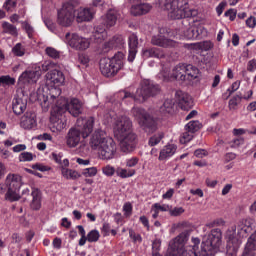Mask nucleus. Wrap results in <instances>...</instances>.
Wrapping results in <instances>:
<instances>
[{"label":"nucleus","instance_id":"30","mask_svg":"<svg viewBox=\"0 0 256 256\" xmlns=\"http://www.w3.org/2000/svg\"><path fill=\"white\" fill-rule=\"evenodd\" d=\"M61 175L64 177V179H71L72 181H75V179H79L81 177V174L77 172V170L61 167Z\"/></svg>","mask_w":256,"mask_h":256},{"label":"nucleus","instance_id":"40","mask_svg":"<svg viewBox=\"0 0 256 256\" xmlns=\"http://www.w3.org/2000/svg\"><path fill=\"white\" fill-rule=\"evenodd\" d=\"M86 237L88 243H97L101 237V234L98 232V230H91Z\"/></svg>","mask_w":256,"mask_h":256},{"label":"nucleus","instance_id":"2","mask_svg":"<svg viewBox=\"0 0 256 256\" xmlns=\"http://www.w3.org/2000/svg\"><path fill=\"white\" fill-rule=\"evenodd\" d=\"M253 231V219H242L237 225L231 226L226 231V256H237V251L241 247V239L249 237V233Z\"/></svg>","mask_w":256,"mask_h":256},{"label":"nucleus","instance_id":"21","mask_svg":"<svg viewBox=\"0 0 256 256\" xmlns=\"http://www.w3.org/2000/svg\"><path fill=\"white\" fill-rule=\"evenodd\" d=\"M142 57L144 59H165V51L157 47H148L142 49Z\"/></svg>","mask_w":256,"mask_h":256},{"label":"nucleus","instance_id":"27","mask_svg":"<svg viewBox=\"0 0 256 256\" xmlns=\"http://www.w3.org/2000/svg\"><path fill=\"white\" fill-rule=\"evenodd\" d=\"M151 9H153V6H151V4L142 3V4L133 5L130 9V13L134 17H139L141 15H147V13L151 11Z\"/></svg>","mask_w":256,"mask_h":256},{"label":"nucleus","instance_id":"5","mask_svg":"<svg viewBox=\"0 0 256 256\" xmlns=\"http://www.w3.org/2000/svg\"><path fill=\"white\" fill-rule=\"evenodd\" d=\"M160 91L161 89L159 88V85L153 83V81L143 80L140 84V88L136 90L135 95L122 91L117 94V97H120V99H133L137 103H145L149 97H155V95H159Z\"/></svg>","mask_w":256,"mask_h":256},{"label":"nucleus","instance_id":"35","mask_svg":"<svg viewBox=\"0 0 256 256\" xmlns=\"http://www.w3.org/2000/svg\"><path fill=\"white\" fill-rule=\"evenodd\" d=\"M199 35V28L195 26L189 27L186 29V31H184V36L186 39H198Z\"/></svg>","mask_w":256,"mask_h":256},{"label":"nucleus","instance_id":"3","mask_svg":"<svg viewBox=\"0 0 256 256\" xmlns=\"http://www.w3.org/2000/svg\"><path fill=\"white\" fill-rule=\"evenodd\" d=\"M89 147L97 151L100 159L105 161L114 159L117 154V143L101 129L95 130L90 136Z\"/></svg>","mask_w":256,"mask_h":256},{"label":"nucleus","instance_id":"36","mask_svg":"<svg viewBox=\"0 0 256 256\" xmlns=\"http://www.w3.org/2000/svg\"><path fill=\"white\" fill-rule=\"evenodd\" d=\"M2 28L5 33H8V35H13L14 37H17V27H15L13 24L9 22H3Z\"/></svg>","mask_w":256,"mask_h":256},{"label":"nucleus","instance_id":"48","mask_svg":"<svg viewBox=\"0 0 256 256\" xmlns=\"http://www.w3.org/2000/svg\"><path fill=\"white\" fill-rule=\"evenodd\" d=\"M191 139H193V133L186 130V132H184L180 137V143L185 145V143H189Z\"/></svg>","mask_w":256,"mask_h":256},{"label":"nucleus","instance_id":"9","mask_svg":"<svg viewBox=\"0 0 256 256\" xmlns=\"http://www.w3.org/2000/svg\"><path fill=\"white\" fill-rule=\"evenodd\" d=\"M79 0H69L58 10L57 23L61 27H71L75 21V9L79 7Z\"/></svg>","mask_w":256,"mask_h":256},{"label":"nucleus","instance_id":"20","mask_svg":"<svg viewBox=\"0 0 256 256\" xmlns=\"http://www.w3.org/2000/svg\"><path fill=\"white\" fill-rule=\"evenodd\" d=\"M20 127L22 129L31 130L37 127V116L33 112H26L21 118Z\"/></svg>","mask_w":256,"mask_h":256},{"label":"nucleus","instance_id":"54","mask_svg":"<svg viewBox=\"0 0 256 256\" xmlns=\"http://www.w3.org/2000/svg\"><path fill=\"white\" fill-rule=\"evenodd\" d=\"M243 143H245V139H243L242 137H238L230 142V147H232V149H237L241 147Z\"/></svg>","mask_w":256,"mask_h":256},{"label":"nucleus","instance_id":"16","mask_svg":"<svg viewBox=\"0 0 256 256\" xmlns=\"http://www.w3.org/2000/svg\"><path fill=\"white\" fill-rule=\"evenodd\" d=\"M39 77H41V67L33 66L20 75L19 81L21 83H37Z\"/></svg>","mask_w":256,"mask_h":256},{"label":"nucleus","instance_id":"59","mask_svg":"<svg viewBox=\"0 0 256 256\" xmlns=\"http://www.w3.org/2000/svg\"><path fill=\"white\" fill-rule=\"evenodd\" d=\"M138 163H139V158L132 157V158L126 160V167H129V168L136 167L138 165Z\"/></svg>","mask_w":256,"mask_h":256},{"label":"nucleus","instance_id":"39","mask_svg":"<svg viewBox=\"0 0 256 256\" xmlns=\"http://www.w3.org/2000/svg\"><path fill=\"white\" fill-rule=\"evenodd\" d=\"M107 37V31L105 28H101L99 26L96 27L95 32H94V39H98L99 41L105 40Z\"/></svg>","mask_w":256,"mask_h":256},{"label":"nucleus","instance_id":"1","mask_svg":"<svg viewBox=\"0 0 256 256\" xmlns=\"http://www.w3.org/2000/svg\"><path fill=\"white\" fill-rule=\"evenodd\" d=\"M114 135L119 141L122 153H133L137 147V134L133 132V122L127 116H120L114 122Z\"/></svg>","mask_w":256,"mask_h":256},{"label":"nucleus","instance_id":"4","mask_svg":"<svg viewBox=\"0 0 256 256\" xmlns=\"http://www.w3.org/2000/svg\"><path fill=\"white\" fill-rule=\"evenodd\" d=\"M160 5L168 12L170 19H185L197 15V10L190 9L187 0H160Z\"/></svg>","mask_w":256,"mask_h":256},{"label":"nucleus","instance_id":"52","mask_svg":"<svg viewBox=\"0 0 256 256\" xmlns=\"http://www.w3.org/2000/svg\"><path fill=\"white\" fill-rule=\"evenodd\" d=\"M129 237L134 243H141L143 241L141 234L135 233L133 230H129Z\"/></svg>","mask_w":256,"mask_h":256},{"label":"nucleus","instance_id":"53","mask_svg":"<svg viewBox=\"0 0 256 256\" xmlns=\"http://www.w3.org/2000/svg\"><path fill=\"white\" fill-rule=\"evenodd\" d=\"M101 233L103 237H109L111 235V224L104 222L101 228Z\"/></svg>","mask_w":256,"mask_h":256},{"label":"nucleus","instance_id":"24","mask_svg":"<svg viewBox=\"0 0 256 256\" xmlns=\"http://www.w3.org/2000/svg\"><path fill=\"white\" fill-rule=\"evenodd\" d=\"M129 45V53H128V61L133 63L135 61V57L137 56V47L139 46V38L137 35L131 34L128 38Z\"/></svg>","mask_w":256,"mask_h":256},{"label":"nucleus","instance_id":"28","mask_svg":"<svg viewBox=\"0 0 256 256\" xmlns=\"http://www.w3.org/2000/svg\"><path fill=\"white\" fill-rule=\"evenodd\" d=\"M32 201L30 202V208L33 211H39L41 209V190L33 188L31 192Z\"/></svg>","mask_w":256,"mask_h":256},{"label":"nucleus","instance_id":"26","mask_svg":"<svg viewBox=\"0 0 256 256\" xmlns=\"http://www.w3.org/2000/svg\"><path fill=\"white\" fill-rule=\"evenodd\" d=\"M12 109L15 115H23L27 109V99L16 96L12 102Z\"/></svg>","mask_w":256,"mask_h":256},{"label":"nucleus","instance_id":"58","mask_svg":"<svg viewBox=\"0 0 256 256\" xmlns=\"http://www.w3.org/2000/svg\"><path fill=\"white\" fill-rule=\"evenodd\" d=\"M123 211L125 217H130L131 213H133V206L131 205V203H125L123 206Z\"/></svg>","mask_w":256,"mask_h":256},{"label":"nucleus","instance_id":"47","mask_svg":"<svg viewBox=\"0 0 256 256\" xmlns=\"http://www.w3.org/2000/svg\"><path fill=\"white\" fill-rule=\"evenodd\" d=\"M102 172L104 175H106V177H113V175L117 173V170H115V167L111 165H106L102 168Z\"/></svg>","mask_w":256,"mask_h":256},{"label":"nucleus","instance_id":"29","mask_svg":"<svg viewBox=\"0 0 256 256\" xmlns=\"http://www.w3.org/2000/svg\"><path fill=\"white\" fill-rule=\"evenodd\" d=\"M175 111V101L168 98L164 101L163 105L160 106L159 112L162 115H171Z\"/></svg>","mask_w":256,"mask_h":256},{"label":"nucleus","instance_id":"38","mask_svg":"<svg viewBox=\"0 0 256 256\" xmlns=\"http://www.w3.org/2000/svg\"><path fill=\"white\" fill-rule=\"evenodd\" d=\"M194 46L196 49H200V51H209V50L213 49V42L203 41V42L194 44Z\"/></svg>","mask_w":256,"mask_h":256},{"label":"nucleus","instance_id":"34","mask_svg":"<svg viewBox=\"0 0 256 256\" xmlns=\"http://www.w3.org/2000/svg\"><path fill=\"white\" fill-rule=\"evenodd\" d=\"M201 127H203V125L199 120H192L185 125V131H189V133H197Z\"/></svg>","mask_w":256,"mask_h":256},{"label":"nucleus","instance_id":"11","mask_svg":"<svg viewBox=\"0 0 256 256\" xmlns=\"http://www.w3.org/2000/svg\"><path fill=\"white\" fill-rule=\"evenodd\" d=\"M65 40L67 45L75 51H87L91 47V40L83 36H79L77 33H66Z\"/></svg>","mask_w":256,"mask_h":256},{"label":"nucleus","instance_id":"56","mask_svg":"<svg viewBox=\"0 0 256 256\" xmlns=\"http://www.w3.org/2000/svg\"><path fill=\"white\" fill-rule=\"evenodd\" d=\"M168 211L172 217H179V215H182V213H185V210L183 209V207H176L174 209L169 208Z\"/></svg>","mask_w":256,"mask_h":256},{"label":"nucleus","instance_id":"55","mask_svg":"<svg viewBox=\"0 0 256 256\" xmlns=\"http://www.w3.org/2000/svg\"><path fill=\"white\" fill-rule=\"evenodd\" d=\"M0 83L2 85H15V79L11 76H0Z\"/></svg>","mask_w":256,"mask_h":256},{"label":"nucleus","instance_id":"25","mask_svg":"<svg viewBox=\"0 0 256 256\" xmlns=\"http://www.w3.org/2000/svg\"><path fill=\"white\" fill-rule=\"evenodd\" d=\"M177 153V145L167 144L159 152L158 161H167Z\"/></svg>","mask_w":256,"mask_h":256},{"label":"nucleus","instance_id":"19","mask_svg":"<svg viewBox=\"0 0 256 256\" xmlns=\"http://www.w3.org/2000/svg\"><path fill=\"white\" fill-rule=\"evenodd\" d=\"M46 80L55 87H61L65 83V75L59 70H52L46 74Z\"/></svg>","mask_w":256,"mask_h":256},{"label":"nucleus","instance_id":"60","mask_svg":"<svg viewBox=\"0 0 256 256\" xmlns=\"http://www.w3.org/2000/svg\"><path fill=\"white\" fill-rule=\"evenodd\" d=\"M225 17H229L230 21H235V18L237 17V10L235 9H229L225 12Z\"/></svg>","mask_w":256,"mask_h":256},{"label":"nucleus","instance_id":"33","mask_svg":"<svg viewBox=\"0 0 256 256\" xmlns=\"http://www.w3.org/2000/svg\"><path fill=\"white\" fill-rule=\"evenodd\" d=\"M199 77V69L193 65H186L185 79H197Z\"/></svg>","mask_w":256,"mask_h":256},{"label":"nucleus","instance_id":"45","mask_svg":"<svg viewBox=\"0 0 256 256\" xmlns=\"http://www.w3.org/2000/svg\"><path fill=\"white\" fill-rule=\"evenodd\" d=\"M45 53L48 55V57H51V59H59V57H61L59 51L53 47H47L45 49Z\"/></svg>","mask_w":256,"mask_h":256},{"label":"nucleus","instance_id":"15","mask_svg":"<svg viewBox=\"0 0 256 256\" xmlns=\"http://www.w3.org/2000/svg\"><path fill=\"white\" fill-rule=\"evenodd\" d=\"M187 71V65L178 64L169 73L165 70L160 72L159 77L164 79V81H170V79H176L178 81H185V73Z\"/></svg>","mask_w":256,"mask_h":256},{"label":"nucleus","instance_id":"12","mask_svg":"<svg viewBox=\"0 0 256 256\" xmlns=\"http://www.w3.org/2000/svg\"><path fill=\"white\" fill-rule=\"evenodd\" d=\"M50 122V129L52 133H61V131L67 127L65 113L57 106H55L51 111Z\"/></svg>","mask_w":256,"mask_h":256},{"label":"nucleus","instance_id":"18","mask_svg":"<svg viewBox=\"0 0 256 256\" xmlns=\"http://www.w3.org/2000/svg\"><path fill=\"white\" fill-rule=\"evenodd\" d=\"M95 12L91 8L80 7L77 10H74V18L77 23L89 22L93 19Z\"/></svg>","mask_w":256,"mask_h":256},{"label":"nucleus","instance_id":"42","mask_svg":"<svg viewBox=\"0 0 256 256\" xmlns=\"http://www.w3.org/2000/svg\"><path fill=\"white\" fill-rule=\"evenodd\" d=\"M241 82H234L230 88L227 89V92L223 94L224 99H229L235 91L239 89Z\"/></svg>","mask_w":256,"mask_h":256},{"label":"nucleus","instance_id":"64","mask_svg":"<svg viewBox=\"0 0 256 256\" xmlns=\"http://www.w3.org/2000/svg\"><path fill=\"white\" fill-rule=\"evenodd\" d=\"M255 70H256V60L252 59L247 64V71H249L250 73H253V71Z\"/></svg>","mask_w":256,"mask_h":256},{"label":"nucleus","instance_id":"43","mask_svg":"<svg viewBox=\"0 0 256 256\" xmlns=\"http://www.w3.org/2000/svg\"><path fill=\"white\" fill-rule=\"evenodd\" d=\"M163 134L158 133L153 135L152 137H150L148 144L150 147H155V145H159V143H161L162 139H163Z\"/></svg>","mask_w":256,"mask_h":256},{"label":"nucleus","instance_id":"23","mask_svg":"<svg viewBox=\"0 0 256 256\" xmlns=\"http://www.w3.org/2000/svg\"><path fill=\"white\" fill-rule=\"evenodd\" d=\"M7 189H19L23 185V178L19 174H8L5 180Z\"/></svg>","mask_w":256,"mask_h":256},{"label":"nucleus","instance_id":"41","mask_svg":"<svg viewBox=\"0 0 256 256\" xmlns=\"http://www.w3.org/2000/svg\"><path fill=\"white\" fill-rule=\"evenodd\" d=\"M12 53L16 57H23L25 55V46L21 43H17L13 48H12Z\"/></svg>","mask_w":256,"mask_h":256},{"label":"nucleus","instance_id":"37","mask_svg":"<svg viewBox=\"0 0 256 256\" xmlns=\"http://www.w3.org/2000/svg\"><path fill=\"white\" fill-rule=\"evenodd\" d=\"M241 99H243V96L240 94L235 95L234 97H232L229 100V110L230 111H235V109H237V105H239L241 103Z\"/></svg>","mask_w":256,"mask_h":256},{"label":"nucleus","instance_id":"31","mask_svg":"<svg viewBox=\"0 0 256 256\" xmlns=\"http://www.w3.org/2000/svg\"><path fill=\"white\" fill-rule=\"evenodd\" d=\"M135 173H136L135 169H125L121 167H118L116 169V175L121 179H129V177H133Z\"/></svg>","mask_w":256,"mask_h":256},{"label":"nucleus","instance_id":"22","mask_svg":"<svg viewBox=\"0 0 256 256\" xmlns=\"http://www.w3.org/2000/svg\"><path fill=\"white\" fill-rule=\"evenodd\" d=\"M121 18V13L119 10L110 9L104 17V25L107 29L115 27L117 25V20Z\"/></svg>","mask_w":256,"mask_h":256},{"label":"nucleus","instance_id":"7","mask_svg":"<svg viewBox=\"0 0 256 256\" xmlns=\"http://www.w3.org/2000/svg\"><path fill=\"white\" fill-rule=\"evenodd\" d=\"M131 115L145 133H155L157 131V119L151 116L144 108L133 107Z\"/></svg>","mask_w":256,"mask_h":256},{"label":"nucleus","instance_id":"49","mask_svg":"<svg viewBox=\"0 0 256 256\" xmlns=\"http://www.w3.org/2000/svg\"><path fill=\"white\" fill-rule=\"evenodd\" d=\"M159 249H161V239L156 238L152 242V251L154 256H159V254H157L159 252Z\"/></svg>","mask_w":256,"mask_h":256},{"label":"nucleus","instance_id":"44","mask_svg":"<svg viewBox=\"0 0 256 256\" xmlns=\"http://www.w3.org/2000/svg\"><path fill=\"white\" fill-rule=\"evenodd\" d=\"M33 159H35V155L31 152H22L19 155V161L22 163L33 161Z\"/></svg>","mask_w":256,"mask_h":256},{"label":"nucleus","instance_id":"61","mask_svg":"<svg viewBox=\"0 0 256 256\" xmlns=\"http://www.w3.org/2000/svg\"><path fill=\"white\" fill-rule=\"evenodd\" d=\"M152 207H153V209H156V211L158 213L160 211H169V205H167V204L161 205L159 203H155Z\"/></svg>","mask_w":256,"mask_h":256},{"label":"nucleus","instance_id":"51","mask_svg":"<svg viewBox=\"0 0 256 256\" xmlns=\"http://www.w3.org/2000/svg\"><path fill=\"white\" fill-rule=\"evenodd\" d=\"M78 61H79V63H81V65H84L85 67H87L89 65V61H91V59L89 58V55H87L85 53H80L78 55Z\"/></svg>","mask_w":256,"mask_h":256},{"label":"nucleus","instance_id":"10","mask_svg":"<svg viewBox=\"0 0 256 256\" xmlns=\"http://www.w3.org/2000/svg\"><path fill=\"white\" fill-rule=\"evenodd\" d=\"M56 107H59L60 111L64 113L68 111L72 117H79L83 113V102L77 98H71L70 100L62 98L57 101Z\"/></svg>","mask_w":256,"mask_h":256},{"label":"nucleus","instance_id":"50","mask_svg":"<svg viewBox=\"0 0 256 256\" xmlns=\"http://www.w3.org/2000/svg\"><path fill=\"white\" fill-rule=\"evenodd\" d=\"M84 177H95L97 175V167H90L83 170Z\"/></svg>","mask_w":256,"mask_h":256},{"label":"nucleus","instance_id":"32","mask_svg":"<svg viewBox=\"0 0 256 256\" xmlns=\"http://www.w3.org/2000/svg\"><path fill=\"white\" fill-rule=\"evenodd\" d=\"M19 191V189H8L5 194L6 201H10L11 203L19 201V199H21V194L19 193Z\"/></svg>","mask_w":256,"mask_h":256},{"label":"nucleus","instance_id":"14","mask_svg":"<svg viewBox=\"0 0 256 256\" xmlns=\"http://www.w3.org/2000/svg\"><path fill=\"white\" fill-rule=\"evenodd\" d=\"M221 229L215 228L211 230L210 234L204 237L202 245H204V251H213V249H219L221 247Z\"/></svg>","mask_w":256,"mask_h":256},{"label":"nucleus","instance_id":"46","mask_svg":"<svg viewBox=\"0 0 256 256\" xmlns=\"http://www.w3.org/2000/svg\"><path fill=\"white\" fill-rule=\"evenodd\" d=\"M22 29L26 31L29 38L33 37V33H35V29L33 28V26H31V24H29V22L27 21L22 22Z\"/></svg>","mask_w":256,"mask_h":256},{"label":"nucleus","instance_id":"57","mask_svg":"<svg viewBox=\"0 0 256 256\" xmlns=\"http://www.w3.org/2000/svg\"><path fill=\"white\" fill-rule=\"evenodd\" d=\"M242 256H256V248L245 246Z\"/></svg>","mask_w":256,"mask_h":256},{"label":"nucleus","instance_id":"6","mask_svg":"<svg viewBox=\"0 0 256 256\" xmlns=\"http://www.w3.org/2000/svg\"><path fill=\"white\" fill-rule=\"evenodd\" d=\"M93 127H95V117L85 120L81 130L70 128L66 136V145L71 149L77 147L81 143V136L83 139H87L93 133Z\"/></svg>","mask_w":256,"mask_h":256},{"label":"nucleus","instance_id":"8","mask_svg":"<svg viewBox=\"0 0 256 256\" xmlns=\"http://www.w3.org/2000/svg\"><path fill=\"white\" fill-rule=\"evenodd\" d=\"M125 55L122 52H118L112 57L100 59V71L104 77H113L117 75L121 69H123V61Z\"/></svg>","mask_w":256,"mask_h":256},{"label":"nucleus","instance_id":"62","mask_svg":"<svg viewBox=\"0 0 256 256\" xmlns=\"http://www.w3.org/2000/svg\"><path fill=\"white\" fill-rule=\"evenodd\" d=\"M194 155L198 159H203V157H207V151L205 149H197L195 150Z\"/></svg>","mask_w":256,"mask_h":256},{"label":"nucleus","instance_id":"63","mask_svg":"<svg viewBox=\"0 0 256 256\" xmlns=\"http://www.w3.org/2000/svg\"><path fill=\"white\" fill-rule=\"evenodd\" d=\"M246 25L247 27H249L250 29H255L256 27V19L253 16H250L247 20H246Z\"/></svg>","mask_w":256,"mask_h":256},{"label":"nucleus","instance_id":"13","mask_svg":"<svg viewBox=\"0 0 256 256\" xmlns=\"http://www.w3.org/2000/svg\"><path fill=\"white\" fill-rule=\"evenodd\" d=\"M164 33L165 29H160L158 34L152 36L151 45L162 47V49H175V47H179V42L168 38Z\"/></svg>","mask_w":256,"mask_h":256},{"label":"nucleus","instance_id":"17","mask_svg":"<svg viewBox=\"0 0 256 256\" xmlns=\"http://www.w3.org/2000/svg\"><path fill=\"white\" fill-rule=\"evenodd\" d=\"M175 95L180 109L189 111V109L193 108V98L187 92L178 90Z\"/></svg>","mask_w":256,"mask_h":256}]
</instances>
